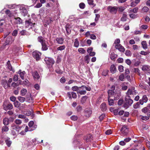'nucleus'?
I'll use <instances>...</instances> for the list:
<instances>
[{"label":"nucleus","mask_w":150,"mask_h":150,"mask_svg":"<svg viewBox=\"0 0 150 150\" xmlns=\"http://www.w3.org/2000/svg\"><path fill=\"white\" fill-rule=\"evenodd\" d=\"M14 39L12 38L11 36H8L7 37L5 43V45L6 46L9 44L10 42H12L14 40Z\"/></svg>","instance_id":"11"},{"label":"nucleus","mask_w":150,"mask_h":150,"mask_svg":"<svg viewBox=\"0 0 150 150\" xmlns=\"http://www.w3.org/2000/svg\"><path fill=\"white\" fill-rule=\"evenodd\" d=\"M110 71L112 74H114L116 72V68L114 64H112L111 65L110 67Z\"/></svg>","instance_id":"23"},{"label":"nucleus","mask_w":150,"mask_h":150,"mask_svg":"<svg viewBox=\"0 0 150 150\" xmlns=\"http://www.w3.org/2000/svg\"><path fill=\"white\" fill-rule=\"evenodd\" d=\"M14 105L15 107L18 108L21 106V104L18 101L16 100L14 103Z\"/></svg>","instance_id":"37"},{"label":"nucleus","mask_w":150,"mask_h":150,"mask_svg":"<svg viewBox=\"0 0 150 150\" xmlns=\"http://www.w3.org/2000/svg\"><path fill=\"white\" fill-rule=\"evenodd\" d=\"M137 94L136 91L135 90L134 88H129L128 89L127 92L126 93V96L127 97H130V96L132 95H136Z\"/></svg>","instance_id":"2"},{"label":"nucleus","mask_w":150,"mask_h":150,"mask_svg":"<svg viewBox=\"0 0 150 150\" xmlns=\"http://www.w3.org/2000/svg\"><path fill=\"white\" fill-rule=\"evenodd\" d=\"M41 54L40 52L37 51H35L33 52L32 55L37 61L40 60V56Z\"/></svg>","instance_id":"8"},{"label":"nucleus","mask_w":150,"mask_h":150,"mask_svg":"<svg viewBox=\"0 0 150 150\" xmlns=\"http://www.w3.org/2000/svg\"><path fill=\"white\" fill-rule=\"evenodd\" d=\"M18 99L20 102L23 103L25 101V98L23 97L19 96L18 97Z\"/></svg>","instance_id":"39"},{"label":"nucleus","mask_w":150,"mask_h":150,"mask_svg":"<svg viewBox=\"0 0 150 150\" xmlns=\"http://www.w3.org/2000/svg\"><path fill=\"white\" fill-rule=\"evenodd\" d=\"M21 82L20 80H19L16 83L13 82L12 83L11 86L14 87H16L19 86V84H21Z\"/></svg>","instance_id":"32"},{"label":"nucleus","mask_w":150,"mask_h":150,"mask_svg":"<svg viewBox=\"0 0 150 150\" xmlns=\"http://www.w3.org/2000/svg\"><path fill=\"white\" fill-rule=\"evenodd\" d=\"M138 10V8L137 7H136L133 8V9L130 10L131 12H133L134 13H136L137 12Z\"/></svg>","instance_id":"61"},{"label":"nucleus","mask_w":150,"mask_h":150,"mask_svg":"<svg viewBox=\"0 0 150 150\" xmlns=\"http://www.w3.org/2000/svg\"><path fill=\"white\" fill-rule=\"evenodd\" d=\"M32 75L35 79H38L40 78V76L36 71H34Z\"/></svg>","instance_id":"24"},{"label":"nucleus","mask_w":150,"mask_h":150,"mask_svg":"<svg viewBox=\"0 0 150 150\" xmlns=\"http://www.w3.org/2000/svg\"><path fill=\"white\" fill-rule=\"evenodd\" d=\"M37 39L38 41L40 42L41 44L46 42V41L44 39L43 37L41 36L38 37Z\"/></svg>","instance_id":"26"},{"label":"nucleus","mask_w":150,"mask_h":150,"mask_svg":"<svg viewBox=\"0 0 150 150\" xmlns=\"http://www.w3.org/2000/svg\"><path fill=\"white\" fill-rule=\"evenodd\" d=\"M79 43L78 39L76 38L75 40L74 46L76 47H79Z\"/></svg>","instance_id":"41"},{"label":"nucleus","mask_w":150,"mask_h":150,"mask_svg":"<svg viewBox=\"0 0 150 150\" xmlns=\"http://www.w3.org/2000/svg\"><path fill=\"white\" fill-rule=\"evenodd\" d=\"M110 97H108V101L109 105L111 106L113 105L114 104V101L113 99L110 98Z\"/></svg>","instance_id":"30"},{"label":"nucleus","mask_w":150,"mask_h":150,"mask_svg":"<svg viewBox=\"0 0 150 150\" xmlns=\"http://www.w3.org/2000/svg\"><path fill=\"white\" fill-rule=\"evenodd\" d=\"M10 119H8V118H5L3 119V123L5 125H8L9 124V120Z\"/></svg>","instance_id":"35"},{"label":"nucleus","mask_w":150,"mask_h":150,"mask_svg":"<svg viewBox=\"0 0 150 150\" xmlns=\"http://www.w3.org/2000/svg\"><path fill=\"white\" fill-rule=\"evenodd\" d=\"M44 61L47 65H52L54 63L53 59L51 58L46 57L44 59Z\"/></svg>","instance_id":"7"},{"label":"nucleus","mask_w":150,"mask_h":150,"mask_svg":"<svg viewBox=\"0 0 150 150\" xmlns=\"http://www.w3.org/2000/svg\"><path fill=\"white\" fill-rule=\"evenodd\" d=\"M7 68L10 71H12L13 72H15V70L13 69L10 63V61L9 60L7 63Z\"/></svg>","instance_id":"22"},{"label":"nucleus","mask_w":150,"mask_h":150,"mask_svg":"<svg viewBox=\"0 0 150 150\" xmlns=\"http://www.w3.org/2000/svg\"><path fill=\"white\" fill-rule=\"evenodd\" d=\"M2 84L3 85L5 89L8 88L10 87V85L8 84L7 81L6 79H4L2 80Z\"/></svg>","instance_id":"13"},{"label":"nucleus","mask_w":150,"mask_h":150,"mask_svg":"<svg viewBox=\"0 0 150 150\" xmlns=\"http://www.w3.org/2000/svg\"><path fill=\"white\" fill-rule=\"evenodd\" d=\"M92 138V136L91 134H89L87 136L86 140L87 142L90 141V139Z\"/></svg>","instance_id":"47"},{"label":"nucleus","mask_w":150,"mask_h":150,"mask_svg":"<svg viewBox=\"0 0 150 150\" xmlns=\"http://www.w3.org/2000/svg\"><path fill=\"white\" fill-rule=\"evenodd\" d=\"M142 69L143 71H147L150 70V67L147 65H144L142 66Z\"/></svg>","instance_id":"25"},{"label":"nucleus","mask_w":150,"mask_h":150,"mask_svg":"<svg viewBox=\"0 0 150 150\" xmlns=\"http://www.w3.org/2000/svg\"><path fill=\"white\" fill-rule=\"evenodd\" d=\"M118 70L120 72H122L124 71V67L122 65H120L118 67Z\"/></svg>","instance_id":"59"},{"label":"nucleus","mask_w":150,"mask_h":150,"mask_svg":"<svg viewBox=\"0 0 150 150\" xmlns=\"http://www.w3.org/2000/svg\"><path fill=\"white\" fill-rule=\"evenodd\" d=\"M53 21V20L52 19V18H50L47 19V20L46 23L47 24L49 25L50 23Z\"/></svg>","instance_id":"43"},{"label":"nucleus","mask_w":150,"mask_h":150,"mask_svg":"<svg viewBox=\"0 0 150 150\" xmlns=\"http://www.w3.org/2000/svg\"><path fill=\"white\" fill-rule=\"evenodd\" d=\"M121 134L123 136L127 135L128 134V128L125 125H123L120 129Z\"/></svg>","instance_id":"3"},{"label":"nucleus","mask_w":150,"mask_h":150,"mask_svg":"<svg viewBox=\"0 0 150 150\" xmlns=\"http://www.w3.org/2000/svg\"><path fill=\"white\" fill-rule=\"evenodd\" d=\"M21 14L24 16L27 15L28 13V11L25 7H22L20 8Z\"/></svg>","instance_id":"20"},{"label":"nucleus","mask_w":150,"mask_h":150,"mask_svg":"<svg viewBox=\"0 0 150 150\" xmlns=\"http://www.w3.org/2000/svg\"><path fill=\"white\" fill-rule=\"evenodd\" d=\"M133 102V100L131 99L130 97H127L125 96V101L123 105V107L127 108L131 106Z\"/></svg>","instance_id":"1"},{"label":"nucleus","mask_w":150,"mask_h":150,"mask_svg":"<svg viewBox=\"0 0 150 150\" xmlns=\"http://www.w3.org/2000/svg\"><path fill=\"white\" fill-rule=\"evenodd\" d=\"M82 107L80 105L78 106L76 108V111L77 112H80L82 110Z\"/></svg>","instance_id":"53"},{"label":"nucleus","mask_w":150,"mask_h":150,"mask_svg":"<svg viewBox=\"0 0 150 150\" xmlns=\"http://www.w3.org/2000/svg\"><path fill=\"white\" fill-rule=\"evenodd\" d=\"M100 108L102 111L104 112L106 111L107 109L106 105V103H103L100 105Z\"/></svg>","instance_id":"21"},{"label":"nucleus","mask_w":150,"mask_h":150,"mask_svg":"<svg viewBox=\"0 0 150 150\" xmlns=\"http://www.w3.org/2000/svg\"><path fill=\"white\" fill-rule=\"evenodd\" d=\"M79 6L81 8L83 9L85 8V6L84 3H81L79 4Z\"/></svg>","instance_id":"62"},{"label":"nucleus","mask_w":150,"mask_h":150,"mask_svg":"<svg viewBox=\"0 0 150 150\" xmlns=\"http://www.w3.org/2000/svg\"><path fill=\"white\" fill-rule=\"evenodd\" d=\"M86 91H81V90H79L77 94L78 95L79 94L81 95H85L86 94Z\"/></svg>","instance_id":"42"},{"label":"nucleus","mask_w":150,"mask_h":150,"mask_svg":"<svg viewBox=\"0 0 150 150\" xmlns=\"http://www.w3.org/2000/svg\"><path fill=\"white\" fill-rule=\"evenodd\" d=\"M142 47L144 49L147 48V44L145 41H143L141 43Z\"/></svg>","instance_id":"34"},{"label":"nucleus","mask_w":150,"mask_h":150,"mask_svg":"<svg viewBox=\"0 0 150 150\" xmlns=\"http://www.w3.org/2000/svg\"><path fill=\"white\" fill-rule=\"evenodd\" d=\"M25 98V100H27L26 101L30 103L33 101V100L31 97V94L30 93H28Z\"/></svg>","instance_id":"16"},{"label":"nucleus","mask_w":150,"mask_h":150,"mask_svg":"<svg viewBox=\"0 0 150 150\" xmlns=\"http://www.w3.org/2000/svg\"><path fill=\"white\" fill-rule=\"evenodd\" d=\"M105 117V114H102L99 117V118L100 121H102Z\"/></svg>","instance_id":"55"},{"label":"nucleus","mask_w":150,"mask_h":150,"mask_svg":"<svg viewBox=\"0 0 150 150\" xmlns=\"http://www.w3.org/2000/svg\"><path fill=\"white\" fill-rule=\"evenodd\" d=\"M142 111L147 114L148 116L150 117V104L148 105L147 106L144 107L142 110Z\"/></svg>","instance_id":"5"},{"label":"nucleus","mask_w":150,"mask_h":150,"mask_svg":"<svg viewBox=\"0 0 150 150\" xmlns=\"http://www.w3.org/2000/svg\"><path fill=\"white\" fill-rule=\"evenodd\" d=\"M14 122L17 125H20L22 123V120L19 119H16Z\"/></svg>","instance_id":"54"},{"label":"nucleus","mask_w":150,"mask_h":150,"mask_svg":"<svg viewBox=\"0 0 150 150\" xmlns=\"http://www.w3.org/2000/svg\"><path fill=\"white\" fill-rule=\"evenodd\" d=\"M41 44L42 47L41 49L42 50L46 51L48 49V46L46 45V42Z\"/></svg>","instance_id":"27"},{"label":"nucleus","mask_w":150,"mask_h":150,"mask_svg":"<svg viewBox=\"0 0 150 150\" xmlns=\"http://www.w3.org/2000/svg\"><path fill=\"white\" fill-rule=\"evenodd\" d=\"M71 94L72 95V97L73 98H76L77 97V95L76 93L72 91L71 92Z\"/></svg>","instance_id":"57"},{"label":"nucleus","mask_w":150,"mask_h":150,"mask_svg":"<svg viewBox=\"0 0 150 150\" xmlns=\"http://www.w3.org/2000/svg\"><path fill=\"white\" fill-rule=\"evenodd\" d=\"M85 62L86 63H88L89 57L88 55L84 57Z\"/></svg>","instance_id":"50"},{"label":"nucleus","mask_w":150,"mask_h":150,"mask_svg":"<svg viewBox=\"0 0 150 150\" xmlns=\"http://www.w3.org/2000/svg\"><path fill=\"white\" fill-rule=\"evenodd\" d=\"M124 102L123 99H120L118 101V104L119 105H121Z\"/></svg>","instance_id":"63"},{"label":"nucleus","mask_w":150,"mask_h":150,"mask_svg":"<svg viewBox=\"0 0 150 150\" xmlns=\"http://www.w3.org/2000/svg\"><path fill=\"white\" fill-rule=\"evenodd\" d=\"M65 28L67 34L69 35L71 32V26L68 24H67L65 25Z\"/></svg>","instance_id":"19"},{"label":"nucleus","mask_w":150,"mask_h":150,"mask_svg":"<svg viewBox=\"0 0 150 150\" xmlns=\"http://www.w3.org/2000/svg\"><path fill=\"white\" fill-rule=\"evenodd\" d=\"M140 103L139 101V102H137L136 103L133 105V106L134 108V109H137L139 108L140 107Z\"/></svg>","instance_id":"36"},{"label":"nucleus","mask_w":150,"mask_h":150,"mask_svg":"<svg viewBox=\"0 0 150 150\" xmlns=\"http://www.w3.org/2000/svg\"><path fill=\"white\" fill-rule=\"evenodd\" d=\"M21 93L22 96H24L27 93V90L23 88L21 91Z\"/></svg>","instance_id":"40"},{"label":"nucleus","mask_w":150,"mask_h":150,"mask_svg":"<svg viewBox=\"0 0 150 150\" xmlns=\"http://www.w3.org/2000/svg\"><path fill=\"white\" fill-rule=\"evenodd\" d=\"M71 120L73 121H76L78 120V117L76 115H72L70 117Z\"/></svg>","instance_id":"44"},{"label":"nucleus","mask_w":150,"mask_h":150,"mask_svg":"<svg viewBox=\"0 0 150 150\" xmlns=\"http://www.w3.org/2000/svg\"><path fill=\"white\" fill-rule=\"evenodd\" d=\"M109 71L108 70H104L102 72V74L103 75L105 76H107L108 73Z\"/></svg>","instance_id":"48"},{"label":"nucleus","mask_w":150,"mask_h":150,"mask_svg":"<svg viewBox=\"0 0 150 150\" xmlns=\"http://www.w3.org/2000/svg\"><path fill=\"white\" fill-rule=\"evenodd\" d=\"M88 98V96H83L81 99V102L82 104H83L85 102L86 100Z\"/></svg>","instance_id":"31"},{"label":"nucleus","mask_w":150,"mask_h":150,"mask_svg":"<svg viewBox=\"0 0 150 150\" xmlns=\"http://www.w3.org/2000/svg\"><path fill=\"white\" fill-rule=\"evenodd\" d=\"M125 54L127 56H131V52L128 50H127L126 51Z\"/></svg>","instance_id":"64"},{"label":"nucleus","mask_w":150,"mask_h":150,"mask_svg":"<svg viewBox=\"0 0 150 150\" xmlns=\"http://www.w3.org/2000/svg\"><path fill=\"white\" fill-rule=\"evenodd\" d=\"M118 9V8L117 6H109L107 8V10L112 14H116L117 12Z\"/></svg>","instance_id":"4"},{"label":"nucleus","mask_w":150,"mask_h":150,"mask_svg":"<svg viewBox=\"0 0 150 150\" xmlns=\"http://www.w3.org/2000/svg\"><path fill=\"white\" fill-rule=\"evenodd\" d=\"M3 106L4 110H11L13 108V105L9 102L7 103L6 102H4L3 103Z\"/></svg>","instance_id":"6"},{"label":"nucleus","mask_w":150,"mask_h":150,"mask_svg":"<svg viewBox=\"0 0 150 150\" xmlns=\"http://www.w3.org/2000/svg\"><path fill=\"white\" fill-rule=\"evenodd\" d=\"M8 130V127L6 126H4L3 127L2 129V131L7 132Z\"/></svg>","instance_id":"56"},{"label":"nucleus","mask_w":150,"mask_h":150,"mask_svg":"<svg viewBox=\"0 0 150 150\" xmlns=\"http://www.w3.org/2000/svg\"><path fill=\"white\" fill-rule=\"evenodd\" d=\"M5 142L7 146L8 147H10L11 144V142L9 140L7 139L5 141Z\"/></svg>","instance_id":"51"},{"label":"nucleus","mask_w":150,"mask_h":150,"mask_svg":"<svg viewBox=\"0 0 150 150\" xmlns=\"http://www.w3.org/2000/svg\"><path fill=\"white\" fill-rule=\"evenodd\" d=\"M148 98L146 95H144L142 99L139 100L140 104L143 105L144 103H146L147 101Z\"/></svg>","instance_id":"15"},{"label":"nucleus","mask_w":150,"mask_h":150,"mask_svg":"<svg viewBox=\"0 0 150 150\" xmlns=\"http://www.w3.org/2000/svg\"><path fill=\"white\" fill-rule=\"evenodd\" d=\"M117 55L115 54L114 52H111L110 58L112 60H114L117 57Z\"/></svg>","instance_id":"29"},{"label":"nucleus","mask_w":150,"mask_h":150,"mask_svg":"<svg viewBox=\"0 0 150 150\" xmlns=\"http://www.w3.org/2000/svg\"><path fill=\"white\" fill-rule=\"evenodd\" d=\"M92 113L91 110L90 109L86 108L84 111V114L87 117H89Z\"/></svg>","instance_id":"12"},{"label":"nucleus","mask_w":150,"mask_h":150,"mask_svg":"<svg viewBox=\"0 0 150 150\" xmlns=\"http://www.w3.org/2000/svg\"><path fill=\"white\" fill-rule=\"evenodd\" d=\"M71 89L73 91H76L78 93V92L79 90V87L77 86H74L72 87Z\"/></svg>","instance_id":"38"},{"label":"nucleus","mask_w":150,"mask_h":150,"mask_svg":"<svg viewBox=\"0 0 150 150\" xmlns=\"http://www.w3.org/2000/svg\"><path fill=\"white\" fill-rule=\"evenodd\" d=\"M25 24L26 26L29 27L30 26H31L32 25L34 26L35 23H33L31 21V19H29L28 20H26L25 21Z\"/></svg>","instance_id":"17"},{"label":"nucleus","mask_w":150,"mask_h":150,"mask_svg":"<svg viewBox=\"0 0 150 150\" xmlns=\"http://www.w3.org/2000/svg\"><path fill=\"white\" fill-rule=\"evenodd\" d=\"M65 46L64 45L61 46L57 48L58 50L62 51L65 49Z\"/></svg>","instance_id":"49"},{"label":"nucleus","mask_w":150,"mask_h":150,"mask_svg":"<svg viewBox=\"0 0 150 150\" xmlns=\"http://www.w3.org/2000/svg\"><path fill=\"white\" fill-rule=\"evenodd\" d=\"M78 51L80 53H85L86 51L83 48H79L78 49Z\"/></svg>","instance_id":"52"},{"label":"nucleus","mask_w":150,"mask_h":150,"mask_svg":"<svg viewBox=\"0 0 150 150\" xmlns=\"http://www.w3.org/2000/svg\"><path fill=\"white\" fill-rule=\"evenodd\" d=\"M115 48L122 52H124L125 51V48L121 44L116 45L115 46Z\"/></svg>","instance_id":"14"},{"label":"nucleus","mask_w":150,"mask_h":150,"mask_svg":"<svg viewBox=\"0 0 150 150\" xmlns=\"http://www.w3.org/2000/svg\"><path fill=\"white\" fill-rule=\"evenodd\" d=\"M15 24H20L22 23V20L19 17L14 18L13 19Z\"/></svg>","instance_id":"18"},{"label":"nucleus","mask_w":150,"mask_h":150,"mask_svg":"<svg viewBox=\"0 0 150 150\" xmlns=\"http://www.w3.org/2000/svg\"><path fill=\"white\" fill-rule=\"evenodd\" d=\"M115 86L114 85L112 86L110 88L111 89L109 90L108 91V97H110V96H112L115 94L114 90L115 89Z\"/></svg>","instance_id":"9"},{"label":"nucleus","mask_w":150,"mask_h":150,"mask_svg":"<svg viewBox=\"0 0 150 150\" xmlns=\"http://www.w3.org/2000/svg\"><path fill=\"white\" fill-rule=\"evenodd\" d=\"M125 76L124 74L122 73L119 76V79L121 81H123L124 79Z\"/></svg>","instance_id":"60"},{"label":"nucleus","mask_w":150,"mask_h":150,"mask_svg":"<svg viewBox=\"0 0 150 150\" xmlns=\"http://www.w3.org/2000/svg\"><path fill=\"white\" fill-rule=\"evenodd\" d=\"M25 73V72L24 71H23L22 72L19 73L20 76L22 79H24V76Z\"/></svg>","instance_id":"58"},{"label":"nucleus","mask_w":150,"mask_h":150,"mask_svg":"<svg viewBox=\"0 0 150 150\" xmlns=\"http://www.w3.org/2000/svg\"><path fill=\"white\" fill-rule=\"evenodd\" d=\"M127 15L125 13H123L122 17L121 18V21H127Z\"/></svg>","instance_id":"33"},{"label":"nucleus","mask_w":150,"mask_h":150,"mask_svg":"<svg viewBox=\"0 0 150 150\" xmlns=\"http://www.w3.org/2000/svg\"><path fill=\"white\" fill-rule=\"evenodd\" d=\"M27 33L26 31L25 30H23L19 33V34L21 35H26Z\"/></svg>","instance_id":"46"},{"label":"nucleus","mask_w":150,"mask_h":150,"mask_svg":"<svg viewBox=\"0 0 150 150\" xmlns=\"http://www.w3.org/2000/svg\"><path fill=\"white\" fill-rule=\"evenodd\" d=\"M129 16L131 18L134 19L137 17V15H135L134 13H130L129 14Z\"/></svg>","instance_id":"45"},{"label":"nucleus","mask_w":150,"mask_h":150,"mask_svg":"<svg viewBox=\"0 0 150 150\" xmlns=\"http://www.w3.org/2000/svg\"><path fill=\"white\" fill-rule=\"evenodd\" d=\"M56 40L58 44H62L63 43L64 39L62 38H57Z\"/></svg>","instance_id":"28"},{"label":"nucleus","mask_w":150,"mask_h":150,"mask_svg":"<svg viewBox=\"0 0 150 150\" xmlns=\"http://www.w3.org/2000/svg\"><path fill=\"white\" fill-rule=\"evenodd\" d=\"M24 114L27 116H30L32 118H33L35 116V114L33 111L31 112L29 110H27L24 111Z\"/></svg>","instance_id":"10"}]
</instances>
